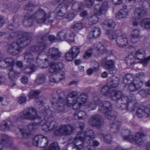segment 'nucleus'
I'll return each mask as SVG.
<instances>
[{
    "label": "nucleus",
    "mask_w": 150,
    "mask_h": 150,
    "mask_svg": "<svg viewBox=\"0 0 150 150\" xmlns=\"http://www.w3.org/2000/svg\"><path fill=\"white\" fill-rule=\"evenodd\" d=\"M13 34H11V36H18L19 38L16 42H13L9 45L7 51L10 54L15 55L19 53L21 48L26 47L31 42L33 34L31 33L23 31L15 32Z\"/></svg>",
    "instance_id": "nucleus-1"
},
{
    "label": "nucleus",
    "mask_w": 150,
    "mask_h": 150,
    "mask_svg": "<svg viewBox=\"0 0 150 150\" xmlns=\"http://www.w3.org/2000/svg\"><path fill=\"white\" fill-rule=\"evenodd\" d=\"M98 111L105 114L106 117L109 120H114L116 118V112L111 111L112 105L109 101L103 102L98 100L97 102Z\"/></svg>",
    "instance_id": "nucleus-2"
},
{
    "label": "nucleus",
    "mask_w": 150,
    "mask_h": 150,
    "mask_svg": "<svg viewBox=\"0 0 150 150\" xmlns=\"http://www.w3.org/2000/svg\"><path fill=\"white\" fill-rule=\"evenodd\" d=\"M88 98V95L83 93L79 95L76 99L71 100L68 99L67 102L68 106H72L74 110H76L79 109L82 104H84L86 102Z\"/></svg>",
    "instance_id": "nucleus-3"
},
{
    "label": "nucleus",
    "mask_w": 150,
    "mask_h": 150,
    "mask_svg": "<svg viewBox=\"0 0 150 150\" xmlns=\"http://www.w3.org/2000/svg\"><path fill=\"white\" fill-rule=\"evenodd\" d=\"M110 40L116 39L115 41L117 45L120 47H124L127 45L128 39L126 35L122 34L121 35L117 36L115 32L112 31L108 34Z\"/></svg>",
    "instance_id": "nucleus-4"
},
{
    "label": "nucleus",
    "mask_w": 150,
    "mask_h": 150,
    "mask_svg": "<svg viewBox=\"0 0 150 150\" xmlns=\"http://www.w3.org/2000/svg\"><path fill=\"white\" fill-rule=\"evenodd\" d=\"M33 15V18L38 24L45 23L51 24L53 21L52 19H50L47 17L45 11L41 9H39Z\"/></svg>",
    "instance_id": "nucleus-5"
},
{
    "label": "nucleus",
    "mask_w": 150,
    "mask_h": 150,
    "mask_svg": "<svg viewBox=\"0 0 150 150\" xmlns=\"http://www.w3.org/2000/svg\"><path fill=\"white\" fill-rule=\"evenodd\" d=\"M21 117L23 119L33 120L38 117L36 110L32 107L27 108L22 111Z\"/></svg>",
    "instance_id": "nucleus-6"
},
{
    "label": "nucleus",
    "mask_w": 150,
    "mask_h": 150,
    "mask_svg": "<svg viewBox=\"0 0 150 150\" xmlns=\"http://www.w3.org/2000/svg\"><path fill=\"white\" fill-rule=\"evenodd\" d=\"M110 97L112 100L118 101L116 103L117 106L118 103H120L121 104H122L124 105H126L125 109H127L126 105L127 106V105L126 104L128 102V97L123 95L121 91H112L111 93Z\"/></svg>",
    "instance_id": "nucleus-7"
},
{
    "label": "nucleus",
    "mask_w": 150,
    "mask_h": 150,
    "mask_svg": "<svg viewBox=\"0 0 150 150\" xmlns=\"http://www.w3.org/2000/svg\"><path fill=\"white\" fill-rule=\"evenodd\" d=\"M146 136V134L144 132H140L136 134L134 138L132 135L124 136L123 138L125 140L129 141L130 142H134L136 144L142 145L144 143V141L142 139Z\"/></svg>",
    "instance_id": "nucleus-8"
},
{
    "label": "nucleus",
    "mask_w": 150,
    "mask_h": 150,
    "mask_svg": "<svg viewBox=\"0 0 150 150\" xmlns=\"http://www.w3.org/2000/svg\"><path fill=\"white\" fill-rule=\"evenodd\" d=\"M144 4L142 6L136 8L134 10L133 13L132 15V19L138 20L146 16L147 13V10L145 8Z\"/></svg>",
    "instance_id": "nucleus-9"
},
{
    "label": "nucleus",
    "mask_w": 150,
    "mask_h": 150,
    "mask_svg": "<svg viewBox=\"0 0 150 150\" xmlns=\"http://www.w3.org/2000/svg\"><path fill=\"white\" fill-rule=\"evenodd\" d=\"M74 129L70 125H62L54 131V134L56 135H69L73 133Z\"/></svg>",
    "instance_id": "nucleus-10"
},
{
    "label": "nucleus",
    "mask_w": 150,
    "mask_h": 150,
    "mask_svg": "<svg viewBox=\"0 0 150 150\" xmlns=\"http://www.w3.org/2000/svg\"><path fill=\"white\" fill-rule=\"evenodd\" d=\"M62 95H64L63 93H60L57 100L53 98L51 101V103L53 106L54 108H55L59 112H62L64 110V103L65 100L63 97L61 96Z\"/></svg>",
    "instance_id": "nucleus-11"
},
{
    "label": "nucleus",
    "mask_w": 150,
    "mask_h": 150,
    "mask_svg": "<svg viewBox=\"0 0 150 150\" xmlns=\"http://www.w3.org/2000/svg\"><path fill=\"white\" fill-rule=\"evenodd\" d=\"M48 142L47 137L42 135L35 136L33 140L34 146L40 148L45 147L47 145Z\"/></svg>",
    "instance_id": "nucleus-12"
},
{
    "label": "nucleus",
    "mask_w": 150,
    "mask_h": 150,
    "mask_svg": "<svg viewBox=\"0 0 150 150\" xmlns=\"http://www.w3.org/2000/svg\"><path fill=\"white\" fill-rule=\"evenodd\" d=\"M80 49L76 46L72 47L67 53L65 57L68 61H71L75 59L80 53Z\"/></svg>",
    "instance_id": "nucleus-13"
},
{
    "label": "nucleus",
    "mask_w": 150,
    "mask_h": 150,
    "mask_svg": "<svg viewBox=\"0 0 150 150\" xmlns=\"http://www.w3.org/2000/svg\"><path fill=\"white\" fill-rule=\"evenodd\" d=\"M88 122L89 125L97 128H100L103 125V122L101 120L100 116L97 115L91 116Z\"/></svg>",
    "instance_id": "nucleus-14"
},
{
    "label": "nucleus",
    "mask_w": 150,
    "mask_h": 150,
    "mask_svg": "<svg viewBox=\"0 0 150 150\" xmlns=\"http://www.w3.org/2000/svg\"><path fill=\"white\" fill-rule=\"evenodd\" d=\"M108 8V3L107 1H105L101 4L96 5L93 11L96 14L99 16L105 13Z\"/></svg>",
    "instance_id": "nucleus-15"
},
{
    "label": "nucleus",
    "mask_w": 150,
    "mask_h": 150,
    "mask_svg": "<svg viewBox=\"0 0 150 150\" xmlns=\"http://www.w3.org/2000/svg\"><path fill=\"white\" fill-rule=\"evenodd\" d=\"M47 55L53 60H59L61 57V53L55 47L50 49L47 53Z\"/></svg>",
    "instance_id": "nucleus-16"
},
{
    "label": "nucleus",
    "mask_w": 150,
    "mask_h": 150,
    "mask_svg": "<svg viewBox=\"0 0 150 150\" xmlns=\"http://www.w3.org/2000/svg\"><path fill=\"white\" fill-rule=\"evenodd\" d=\"M136 115L140 118H150V106L148 107H146L144 106L140 107L137 110Z\"/></svg>",
    "instance_id": "nucleus-17"
},
{
    "label": "nucleus",
    "mask_w": 150,
    "mask_h": 150,
    "mask_svg": "<svg viewBox=\"0 0 150 150\" xmlns=\"http://www.w3.org/2000/svg\"><path fill=\"white\" fill-rule=\"evenodd\" d=\"M128 103L126 105L127 109L132 111H134L137 105L136 99L134 95L130 94L128 97Z\"/></svg>",
    "instance_id": "nucleus-18"
},
{
    "label": "nucleus",
    "mask_w": 150,
    "mask_h": 150,
    "mask_svg": "<svg viewBox=\"0 0 150 150\" xmlns=\"http://www.w3.org/2000/svg\"><path fill=\"white\" fill-rule=\"evenodd\" d=\"M77 134H80L81 136L80 138L87 142L93 140L95 135L94 132L92 130L90 129L83 133L79 132Z\"/></svg>",
    "instance_id": "nucleus-19"
},
{
    "label": "nucleus",
    "mask_w": 150,
    "mask_h": 150,
    "mask_svg": "<svg viewBox=\"0 0 150 150\" xmlns=\"http://www.w3.org/2000/svg\"><path fill=\"white\" fill-rule=\"evenodd\" d=\"M104 67L106 69L110 70V73L114 74L116 73L115 69V62L112 60H109L106 61L104 64Z\"/></svg>",
    "instance_id": "nucleus-20"
},
{
    "label": "nucleus",
    "mask_w": 150,
    "mask_h": 150,
    "mask_svg": "<svg viewBox=\"0 0 150 150\" xmlns=\"http://www.w3.org/2000/svg\"><path fill=\"white\" fill-rule=\"evenodd\" d=\"M81 136L80 134H77L73 141L76 150H81L83 147V141H85L80 138Z\"/></svg>",
    "instance_id": "nucleus-21"
},
{
    "label": "nucleus",
    "mask_w": 150,
    "mask_h": 150,
    "mask_svg": "<svg viewBox=\"0 0 150 150\" xmlns=\"http://www.w3.org/2000/svg\"><path fill=\"white\" fill-rule=\"evenodd\" d=\"M47 48L46 44L45 43L39 42V43L35 46L31 47L30 50L33 52H43Z\"/></svg>",
    "instance_id": "nucleus-22"
},
{
    "label": "nucleus",
    "mask_w": 150,
    "mask_h": 150,
    "mask_svg": "<svg viewBox=\"0 0 150 150\" xmlns=\"http://www.w3.org/2000/svg\"><path fill=\"white\" fill-rule=\"evenodd\" d=\"M63 67V65L61 62L51 63L49 71L51 73L59 71L61 70Z\"/></svg>",
    "instance_id": "nucleus-23"
},
{
    "label": "nucleus",
    "mask_w": 150,
    "mask_h": 150,
    "mask_svg": "<svg viewBox=\"0 0 150 150\" xmlns=\"http://www.w3.org/2000/svg\"><path fill=\"white\" fill-rule=\"evenodd\" d=\"M33 15H29L27 13L25 15L23 24L26 27H29L33 25Z\"/></svg>",
    "instance_id": "nucleus-24"
},
{
    "label": "nucleus",
    "mask_w": 150,
    "mask_h": 150,
    "mask_svg": "<svg viewBox=\"0 0 150 150\" xmlns=\"http://www.w3.org/2000/svg\"><path fill=\"white\" fill-rule=\"evenodd\" d=\"M1 141H0V150L2 148V144L7 147H10L11 142L8 136L6 134L1 135Z\"/></svg>",
    "instance_id": "nucleus-25"
},
{
    "label": "nucleus",
    "mask_w": 150,
    "mask_h": 150,
    "mask_svg": "<svg viewBox=\"0 0 150 150\" xmlns=\"http://www.w3.org/2000/svg\"><path fill=\"white\" fill-rule=\"evenodd\" d=\"M14 62V59L12 58H7L4 59L3 61L0 62V66L2 67L5 68L6 67L4 65L5 63L6 66H10V68L13 67Z\"/></svg>",
    "instance_id": "nucleus-26"
},
{
    "label": "nucleus",
    "mask_w": 150,
    "mask_h": 150,
    "mask_svg": "<svg viewBox=\"0 0 150 150\" xmlns=\"http://www.w3.org/2000/svg\"><path fill=\"white\" fill-rule=\"evenodd\" d=\"M119 79L116 76H113L108 80V84L112 87L115 88L119 83Z\"/></svg>",
    "instance_id": "nucleus-27"
},
{
    "label": "nucleus",
    "mask_w": 150,
    "mask_h": 150,
    "mask_svg": "<svg viewBox=\"0 0 150 150\" xmlns=\"http://www.w3.org/2000/svg\"><path fill=\"white\" fill-rule=\"evenodd\" d=\"M104 27H106L109 30H113L115 25V23L114 21L111 19L107 20L103 22Z\"/></svg>",
    "instance_id": "nucleus-28"
},
{
    "label": "nucleus",
    "mask_w": 150,
    "mask_h": 150,
    "mask_svg": "<svg viewBox=\"0 0 150 150\" xmlns=\"http://www.w3.org/2000/svg\"><path fill=\"white\" fill-rule=\"evenodd\" d=\"M128 11L127 8L121 9L117 13L116 15L117 19L121 20L125 18L128 15Z\"/></svg>",
    "instance_id": "nucleus-29"
},
{
    "label": "nucleus",
    "mask_w": 150,
    "mask_h": 150,
    "mask_svg": "<svg viewBox=\"0 0 150 150\" xmlns=\"http://www.w3.org/2000/svg\"><path fill=\"white\" fill-rule=\"evenodd\" d=\"M121 125V122L118 121H116L110 125V130L112 133L117 132L119 130Z\"/></svg>",
    "instance_id": "nucleus-30"
},
{
    "label": "nucleus",
    "mask_w": 150,
    "mask_h": 150,
    "mask_svg": "<svg viewBox=\"0 0 150 150\" xmlns=\"http://www.w3.org/2000/svg\"><path fill=\"white\" fill-rule=\"evenodd\" d=\"M34 58L33 54L29 51L24 53V60L27 63H30L34 61Z\"/></svg>",
    "instance_id": "nucleus-31"
},
{
    "label": "nucleus",
    "mask_w": 150,
    "mask_h": 150,
    "mask_svg": "<svg viewBox=\"0 0 150 150\" xmlns=\"http://www.w3.org/2000/svg\"><path fill=\"white\" fill-rule=\"evenodd\" d=\"M8 70L9 72L8 74L9 78L11 80H15L16 77L18 76L20 73L14 70L13 67L10 68Z\"/></svg>",
    "instance_id": "nucleus-32"
},
{
    "label": "nucleus",
    "mask_w": 150,
    "mask_h": 150,
    "mask_svg": "<svg viewBox=\"0 0 150 150\" xmlns=\"http://www.w3.org/2000/svg\"><path fill=\"white\" fill-rule=\"evenodd\" d=\"M12 125V122L11 121L9 120L3 121L1 125V130L3 131L8 130Z\"/></svg>",
    "instance_id": "nucleus-33"
},
{
    "label": "nucleus",
    "mask_w": 150,
    "mask_h": 150,
    "mask_svg": "<svg viewBox=\"0 0 150 150\" xmlns=\"http://www.w3.org/2000/svg\"><path fill=\"white\" fill-rule=\"evenodd\" d=\"M74 117L76 119H82L86 118L87 115L84 111H77L74 113Z\"/></svg>",
    "instance_id": "nucleus-34"
},
{
    "label": "nucleus",
    "mask_w": 150,
    "mask_h": 150,
    "mask_svg": "<svg viewBox=\"0 0 150 150\" xmlns=\"http://www.w3.org/2000/svg\"><path fill=\"white\" fill-rule=\"evenodd\" d=\"M46 77L45 75L42 74H39L37 75V77L35 81V83L37 84H41L44 83L45 81Z\"/></svg>",
    "instance_id": "nucleus-35"
},
{
    "label": "nucleus",
    "mask_w": 150,
    "mask_h": 150,
    "mask_svg": "<svg viewBox=\"0 0 150 150\" xmlns=\"http://www.w3.org/2000/svg\"><path fill=\"white\" fill-rule=\"evenodd\" d=\"M135 58L142 60L145 57V51L143 49H141L137 51L135 55Z\"/></svg>",
    "instance_id": "nucleus-36"
},
{
    "label": "nucleus",
    "mask_w": 150,
    "mask_h": 150,
    "mask_svg": "<svg viewBox=\"0 0 150 150\" xmlns=\"http://www.w3.org/2000/svg\"><path fill=\"white\" fill-rule=\"evenodd\" d=\"M47 125L50 131L56 128L58 126V123L54 120H48L47 122Z\"/></svg>",
    "instance_id": "nucleus-37"
},
{
    "label": "nucleus",
    "mask_w": 150,
    "mask_h": 150,
    "mask_svg": "<svg viewBox=\"0 0 150 150\" xmlns=\"http://www.w3.org/2000/svg\"><path fill=\"white\" fill-rule=\"evenodd\" d=\"M83 27V25L81 23H77L73 25L70 28V30L72 32L77 33Z\"/></svg>",
    "instance_id": "nucleus-38"
},
{
    "label": "nucleus",
    "mask_w": 150,
    "mask_h": 150,
    "mask_svg": "<svg viewBox=\"0 0 150 150\" xmlns=\"http://www.w3.org/2000/svg\"><path fill=\"white\" fill-rule=\"evenodd\" d=\"M38 90H31L28 93V96L29 99H33L37 97L40 93Z\"/></svg>",
    "instance_id": "nucleus-39"
},
{
    "label": "nucleus",
    "mask_w": 150,
    "mask_h": 150,
    "mask_svg": "<svg viewBox=\"0 0 150 150\" xmlns=\"http://www.w3.org/2000/svg\"><path fill=\"white\" fill-rule=\"evenodd\" d=\"M100 29L99 28L96 27L92 31L90 32L89 35L90 38H97L100 35Z\"/></svg>",
    "instance_id": "nucleus-40"
},
{
    "label": "nucleus",
    "mask_w": 150,
    "mask_h": 150,
    "mask_svg": "<svg viewBox=\"0 0 150 150\" xmlns=\"http://www.w3.org/2000/svg\"><path fill=\"white\" fill-rule=\"evenodd\" d=\"M141 24L144 28L150 30V18H146L142 20Z\"/></svg>",
    "instance_id": "nucleus-41"
},
{
    "label": "nucleus",
    "mask_w": 150,
    "mask_h": 150,
    "mask_svg": "<svg viewBox=\"0 0 150 150\" xmlns=\"http://www.w3.org/2000/svg\"><path fill=\"white\" fill-rule=\"evenodd\" d=\"M54 114V112L53 111L49 109L46 110L43 113L44 119L47 120L48 119L52 118Z\"/></svg>",
    "instance_id": "nucleus-42"
},
{
    "label": "nucleus",
    "mask_w": 150,
    "mask_h": 150,
    "mask_svg": "<svg viewBox=\"0 0 150 150\" xmlns=\"http://www.w3.org/2000/svg\"><path fill=\"white\" fill-rule=\"evenodd\" d=\"M135 58L134 57L132 54H130L125 59L127 64L130 66L135 62Z\"/></svg>",
    "instance_id": "nucleus-43"
},
{
    "label": "nucleus",
    "mask_w": 150,
    "mask_h": 150,
    "mask_svg": "<svg viewBox=\"0 0 150 150\" xmlns=\"http://www.w3.org/2000/svg\"><path fill=\"white\" fill-rule=\"evenodd\" d=\"M64 8H62L61 5H58L56 8L57 15L61 17L64 16L65 14V12L64 11Z\"/></svg>",
    "instance_id": "nucleus-44"
},
{
    "label": "nucleus",
    "mask_w": 150,
    "mask_h": 150,
    "mask_svg": "<svg viewBox=\"0 0 150 150\" xmlns=\"http://www.w3.org/2000/svg\"><path fill=\"white\" fill-rule=\"evenodd\" d=\"M66 35H67V33L64 30L59 31L57 33V39L60 41L65 40Z\"/></svg>",
    "instance_id": "nucleus-45"
},
{
    "label": "nucleus",
    "mask_w": 150,
    "mask_h": 150,
    "mask_svg": "<svg viewBox=\"0 0 150 150\" xmlns=\"http://www.w3.org/2000/svg\"><path fill=\"white\" fill-rule=\"evenodd\" d=\"M96 49L100 54H102L106 52V49L105 47L103 44L101 42L97 44Z\"/></svg>",
    "instance_id": "nucleus-46"
},
{
    "label": "nucleus",
    "mask_w": 150,
    "mask_h": 150,
    "mask_svg": "<svg viewBox=\"0 0 150 150\" xmlns=\"http://www.w3.org/2000/svg\"><path fill=\"white\" fill-rule=\"evenodd\" d=\"M111 89L108 86H104L102 88L101 92L104 95H108L111 91Z\"/></svg>",
    "instance_id": "nucleus-47"
},
{
    "label": "nucleus",
    "mask_w": 150,
    "mask_h": 150,
    "mask_svg": "<svg viewBox=\"0 0 150 150\" xmlns=\"http://www.w3.org/2000/svg\"><path fill=\"white\" fill-rule=\"evenodd\" d=\"M133 76L130 74H127L123 78V82L125 84L129 83V81H130L133 79Z\"/></svg>",
    "instance_id": "nucleus-48"
},
{
    "label": "nucleus",
    "mask_w": 150,
    "mask_h": 150,
    "mask_svg": "<svg viewBox=\"0 0 150 150\" xmlns=\"http://www.w3.org/2000/svg\"><path fill=\"white\" fill-rule=\"evenodd\" d=\"M20 131L23 137L25 138H27L30 134V132L26 128L20 129Z\"/></svg>",
    "instance_id": "nucleus-49"
},
{
    "label": "nucleus",
    "mask_w": 150,
    "mask_h": 150,
    "mask_svg": "<svg viewBox=\"0 0 150 150\" xmlns=\"http://www.w3.org/2000/svg\"><path fill=\"white\" fill-rule=\"evenodd\" d=\"M38 122H34L28 125L26 128L30 132H33L37 129V124Z\"/></svg>",
    "instance_id": "nucleus-50"
},
{
    "label": "nucleus",
    "mask_w": 150,
    "mask_h": 150,
    "mask_svg": "<svg viewBox=\"0 0 150 150\" xmlns=\"http://www.w3.org/2000/svg\"><path fill=\"white\" fill-rule=\"evenodd\" d=\"M71 32V33H70L69 34L67 35L66 37L65 40L69 42H71L74 41V37L75 35L74 34V32Z\"/></svg>",
    "instance_id": "nucleus-51"
},
{
    "label": "nucleus",
    "mask_w": 150,
    "mask_h": 150,
    "mask_svg": "<svg viewBox=\"0 0 150 150\" xmlns=\"http://www.w3.org/2000/svg\"><path fill=\"white\" fill-rule=\"evenodd\" d=\"M35 68V66L32 65L31 66L25 68L24 70V72L26 74H30L34 71Z\"/></svg>",
    "instance_id": "nucleus-52"
},
{
    "label": "nucleus",
    "mask_w": 150,
    "mask_h": 150,
    "mask_svg": "<svg viewBox=\"0 0 150 150\" xmlns=\"http://www.w3.org/2000/svg\"><path fill=\"white\" fill-rule=\"evenodd\" d=\"M40 122H38V123H37V124L38 125L42 126V130L46 132L50 131V129H49L48 126L47 125V122L45 123H44L43 121L41 120H40Z\"/></svg>",
    "instance_id": "nucleus-53"
},
{
    "label": "nucleus",
    "mask_w": 150,
    "mask_h": 150,
    "mask_svg": "<svg viewBox=\"0 0 150 150\" xmlns=\"http://www.w3.org/2000/svg\"><path fill=\"white\" fill-rule=\"evenodd\" d=\"M98 20V18L96 16H91L88 18L89 23L90 25L96 23Z\"/></svg>",
    "instance_id": "nucleus-54"
},
{
    "label": "nucleus",
    "mask_w": 150,
    "mask_h": 150,
    "mask_svg": "<svg viewBox=\"0 0 150 150\" xmlns=\"http://www.w3.org/2000/svg\"><path fill=\"white\" fill-rule=\"evenodd\" d=\"M47 149V150H59V147L57 143L54 142L50 145Z\"/></svg>",
    "instance_id": "nucleus-55"
},
{
    "label": "nucleus",
    "mask_w": 150,
    "mask_h": 150,
    "mask_svg": "<svg viewBox=\"0 0 150 150\" xmlns=\"http://www.w3.org/2000/svg\"><path fill=\"white\" fill-rule=\"evenodd\" d=\"M136 81L134 80L133 82H131L129 84L128 88L131 91H134L137 90L135 86Z\"/></svg>",
    "instance_id": "nucleus-56"
},
{
    "label": "nucleus",
    "mask_w": 150,
    "mask_h": 150,
    "mask_svg": "<svg viewBox=\"0 0 150 150\" xmlns=\"http://www.w3.org/2000/svg\"><path fill=\"white\" fill-rule=\"evenodd\" d=\"M48 38V34H45L42 35L40 36L38 38L39 42L44 43V41H46Z\"/></svg>",
    "instance_id": "nucleus-57"
},
{
    "label": "nucleus",
    "mask_w": 150,
    "mask_h": 150,
    "mask_svg": "<svg viewBox=\"0 0 150 150\" xmlns=\"http://www.w3.org/2000/svg\"><path fill=\"white\" fill-rule=\"evenodd\" d=\"M78 95L79 93L76 91H73L70 93L68 95V97L67 98V102L68 99H69V98L76 97Z\"/></svg>",
    "instance_id": "nucleus-58"
},
{
    "label": "nucleus",
    "mask_w": 150,
    "mask_h": 150,
    "mask_svg": "<svg viewBox=\"0 0 150 150\" xmlns=\"http://www.w3.org/2000/svg\"><path fill=\"white\" fill-rule=\"evenodd\" d=\"M140 31L139 29H134L132 31L131 35L132 36L139 38L140 36Z\"/></svg>",
    "instance_id": "nucleus-59"
},
{
    "label": "nucleus",
    "mask_w": 150,
    "mask_h": 150,
    "mask_svg": "<svg viewBox=\"0 0 150 150\" xmlns=\"http://www.w3.org/2000/svg\"><path fill=\"white\" fill-rule=\"evenodd\" d=\"M18 102L20 104L25 103L27 100V98L24 96H21L18 98Z\"/></svg>",
    "instance_id": "nucleus-60"
},
{
    "label": "nucleus",
    "mask_w": 150,
    "mask_h": 150,
    "mask_svg": "<svg viewBox=\"0 0 150 150\" xmlns=\"http://www.w3.org/2000/svg\"><path fill=\"white\" fill-rule=\"evenodd\" d=\"M92 54V49L90 48L88 50L85 52L83 55V58L85 59H87L90 57Z\"/></svg>",
    "instance_id": "nucleus-61"
},
{
    "label": "nucleus",
    "mask_w": 150,
    "mask_h": 150,
    "mask_svg": "<svg viewBox=\"0 0 150 150\" xmlns=\"http://www.w3.org/2000/svg\"><path fill=\"white\" fill-rule=\"evenodd\" d=\"M35 6L33 3L31 2H29L25 5V9L28 11L29 10L30 11H31L32 9L31 8Z\"/></svg>",
    "instance_id": "nucleus-62"
},
{
    "label": "nucleus",
    "mask_w": 150,
    "mask_h": 150,
    "mask_svg": "<svg viewBox=\"0 0 150 150\" xmlns=\"http://www.w3.org/2000/svg\"><path fill=\"white\" fill-rule=\"evenodd\" d=\"M111 136L110 134L105 135L104 141L107 143H110L111 141Z\"/></svg>",
    "instance_id": "nucleus-63"
},
{
    "label": "nucleus",
    "mask_w": 150,
    "mask_h": 150,
    "mask_svg": "<svg viewBox=\"0 0 150 150\" xmlns=\"http://www.w3.org/2000/svg\"><path fill=\"white\" fill-rule=\"evenodd\" d=\"M91 64L92 66L93 67V69H95V70L98 71L99 67L98 63L97 62L93 61L92 62Z\"/></svg>",
    "instance_id": "nucleus-64"
}]
</instances>
